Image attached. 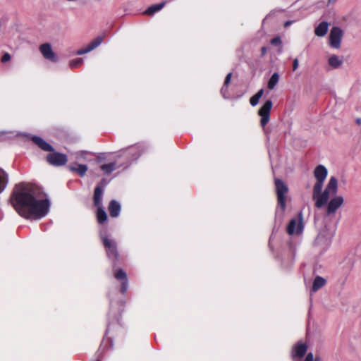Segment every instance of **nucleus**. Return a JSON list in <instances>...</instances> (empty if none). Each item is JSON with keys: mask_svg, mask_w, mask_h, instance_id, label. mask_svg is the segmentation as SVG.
<instances>
[{"mask_svg": "<svg viewBox=\"0 0 361 361\" xmlns=\"http://www.w3.org/2000/svg\"><path fill=\"white\" fill-rule=\"evenodd\" d=\"M37 185L20 183L13 188L10 202L16 212L26 219H39L49 211L50 202Z\"/></svg>", "mask_w": 361, "mask_h": 361, "instance_id": "f257e3e1", "label": "nucleus"}, {"mask_svg": "<svg viewBox=\"0 0 361 361\" xmlns=\"http://www.w3.org/2000/svg\"><path fill=\"white\" fill-rule=\"evenodd\" d=\"M327 174V169L323 165H319L314 169V176L316 183L313 187L312 199L315 201V207L319 209L323 207L328 202L330 196L336 195L338 191V180L332 176L324 190L322 192Z\"/></svg>", "mask_w": 361, "mask_h": 361, "instance_id": "f03ea898", "label": "nucleus"}, {"mask_svg": "<svg viewBox=\"0 0 361 361\" xmlns=\"http://www.w3.org/2000/svg\"><path fill=\"white\" fill-rule=\"evenodd\" d=\"M31 140L37 145L42 150L49 152L46 157L47 163L54 166H62L68 161L67 155L55 152L54 147L39 136H32Z\"/></svg>", "mask_w": 361, "mask_h": 361, "instance_id": "7ed1b4c3", "label": "nucleus"}, {"mask_svg": "<svg viewBox=\"0 0 361 361\" xmlns=\"http://www.w3.org/2000/svg\"><path fill=\"white\" fill-rule=\"evenodd\" d=\"M100 238L104 247L106 256L112 261L113 267H115L117 262L121 260L116 242L102 233L100 234Z\"/></svg>", "mask_w": 361, "mask_h": 361, "instance_id": "20e7f679", "label": "nucleus"}, {"mask_svg": "<svg viewBox=\"0 0 361 361\" xmlns=\"http://www.w3.org/2000/svg\"><path fill=\"white\" fill-rule=\"evenodd\" d=\"M275 191L277 204L282 211L286 209V195L288 192V185L280 178H274Z\"/></svg>", "mask_w": 361, "mask_h": 361, "instance_id": "39448f33", "label": "nucleus"}, {"mask_svg": "<svg viewBox=\"0 0 361 361\" xmlns=\"http://www.w3.org/2000/svg\"><path fill=\"white\" fill-rule=\"evenodd\" d=\"M298 217V220L296 219H292L289 221L286 228V231L288 235H292L295 233L298 235L302 232L304 225L301 213L299 214Z\"/></svg>", "mask_w": 361, "mask_h": 361, "instance_id": "423d86ee", "label": "nucleus"}, {"mask_svg": "<svg viewBox=\"0 0 361 361\" xmlns=\"http://www.w3.org/2000/svg\"><path fill=\"white\" fill-rule=\"evenodd\" d=\"M272 106V102L271 100H267L259 109L258 115L261 116L260 125L262 127H264L269 123Z\"/></svg>", "mask_w": 361, "mask_h": 361, "instance_id": "0eeeda50", "label": "nucleus"}, {"mask_svg": "<svg viewBox=\"0 0 361 361\" xmlns=\"http://www.w3.org/2000/svg\"><path fill=\"white\" fill-rule=\"evenodd\" d=\"M343 35V30L340 27H333L329 34L330 46L335 49L340 48Z\"/></svg>", "mask_w": 361, "mask_h": 361, "instance_id": "6e6552de", "label": "nucleus"}, {"mask_svg": "<svg viewBox=\"0 0 361 361\" xmlns=\"http://www.w3.org/2000/svg\"><path fill=\"white\" fill-rule=\"evenodd\" d=\"M308 346L305 343L302 341L297 342L291 350V357L295 361L296 358H302L306 354Z\"/></svg>", "mask_w": 361, "mask_h": 361, "instance_id": "1a4fd4ad", "label": "nucleus"}, {"mask_svg": "<svg viewBox=\"0 0 361 361\" xmlns=\"http://www.w3.org/2000/svg\"><path fill=\"white\" fill-rule=\"evenodd\" d=\"M39 49L45 59L54 63L58 61V57L52 50L51 46L49 43H44L41 44Z\"/></svg>", "mask_w": 361, "mask_h": 361, "instance_id": "9d476101", "label": "nucleus"}, {"mask_svg": "<svg viewBox=\"0 0 361 361\" xmlns=\"http://www.w3.org/2000/svg\"><path fill=\"white\" fill-rule=\"evenodd\" d=\"M344 200L341 196H336L330 200L327 204L326 215L334 214L343 204Z\"/></svg>", "mask_w": 361, "mask_h": 361, "instance_id": "9b49d317", "label": "nucleus"}, {"mask_svg": "<svg viewBox=\"0 0 361 361\" xmlns=\"http://www.w3.org/2000/svg\"><path fill=\"white\" fill-rule=\"evenodd\" d=\"M114 277L121 282L120 291L122 294H125L128 287L127 274L122 269H118L114 271Z\"/></svg>", "mask_w": 361, "mask_h": 361, "instance_id": "f8f14e48", "label": "nucleus"}, {"mask_svg": "<svg viewBox=\"0 0 361 361\" xmlns=\"http://www.w3.org/2000/svg\"><path fill=\"white\" fill-rule=\"evenodd\" d=\"M104 36H98L92 39L85 48L80 49L77 51V54L82 55L91 51L99 46L103 42Z\"/></svg>", "mask_w": 361, "mask_h": 361, "instance_id": "ddd939ff", "label": "nucleus"}, {"mask_svg": "<svg viewBox=\"0 0 361 361\" xmlns=\"http://www.w3.org/2000/svg\"><path fill=\"white\" fill-rule=\"evenodd\" d=\"M121 209V204L118 202H117L115 200H112L110 201L108 206V210L110 216L112 218L118 217L120 214Z\"/></svg>", "mask_w": 361, "mask_h": 361, "instance_id": "4468645a", "label": "nucleus"}, {"mask_svg": "<svg viewBox=\"0 0 361 361\" xmlns=\"http://www.w3.org/2000/svg\"><path fill=\"white\" fill-rule=\"evenodd\" d=\"M103 189L100 186H97L94 190L93 202L95 207L102 206Z\"/></svg>", "mask_w": 361, "mask_h": 361, "instance_id": "2eb2a0df", "label": "nucleus"}, {"mask_svg": "<svg viewBox=\"0 0 361 361\" xmlns=\"http://www.w3.org/2000/svg\"><path fill=\"white\" fill-rule=\"evenodd\" d=\"M329 23L326 21H323L319 24L314 29V34L317 37H324L328 31Z\"/></svg>", "mask_w": 361, "mask_h": 361, "instance_id": "dca6fc26", "label": "nucleus"}, {"mask_svg": "<svg viewBox=\"0 0 361 361\" xmlns=\"http://www.w3.org/2000/svg\"><path fill=\"white\" fill-rule=\"evenodd\" d=\"M97 207V212H96V216H97V222L99 224H103L108 219L107 214L102 206Z\"/></svg>", "mask_w": 361, "mask_h": 361, "instance_id": "f3484780", "label": "nucleus"}, {"mask_svg": "<svg viewBox=\"0 0 361 361\" xmlns=\"http://www.w3.org/2000/svg\"><path fill=\"white\" fill-rule=\"evenodd\" d=\"M68 169L71 171L76 172L81 177L84 176L87 171V166L85 164H79L78 166H69Z\"/></svg>", "mask_w": 361, "mask_h": 361, "instance_id": "a211bd4d", "label": "nucleus"}, {"mask_svg": "<svg viewBox=\"0 0 361 361\" xmlns=\"http://www.w3.org/2000/svg\"><path fill=\"white\" fill-rule=\"evenodd\" d=\"M326 284V280L321 276H316L314 279L312 290L314 292L317 291Z\"/></svg>", "mask_w": 361, "mask_h": 361, "instance_id": "6ab92c4d", "label": "nucleus"}, {"mask_svg": "<svg viewBox=\"0 0 361 361\" xmlns=\"http://www.w3.org/2000/svg\"><path fill=\"white\" fill-rule=\"evenodd\" d=\"M166 2L163 1L157 4L152 5L144 12V13L148 16L153 15L156 12L160 11L164 6Z\"/></svg>", "mask_w": 361, "mask_h": 361, "instance_id": "aec40b11", "label": "nucleus"}, {"mask_svg": "<svg viewBox=\"0 0 361 361\" xmlns=\"http://www.w3.org/2000/svg\"><path fill=\"white\" fill-rule=\"evenodd\" d=\"M116 162H111L109 164H102L100 166L101 170L104 172V174L109 175L116 169Z\"/></svg>", "mask_w": 361, "mask_h": 361, "instance_id": "412c9836", "label": "nucleus"}, {"mask_svg": "<svg viewBox=\"0 0 361 361\" xmlns=\"http://www.w3.org/2000/svg\"><path fill=\"white\" fill-rule=\"evenodd\" d=\"M343 63V61L336 55H333L329 59V64L334 68H339Z\"/></svg>", "mask_w": 361, "mask_h": 361, "instance_id": "4be33fe9", "label": "nucleus"}, {"mask_svg": "<svg viewBox=\"0 0 361 361\" xmlns=\"http://www.w3.org/2000/svg\"><path fill=\"white\" fill-rule=\"evenodd\" d=\"M279 80V75L277 73H274L271 76L267 87L269 90H273L275 86L277 85L278 82Z\"/></svg>", "mask_w": 361, "mask_h": 361, "instance_id": "5701e85b", "label": "nucleus"}, {"mask_svg": "<svg viewBox=\"0 0 361 361\" xmlns=\"http://www.w3.org/2000/svg\"><path fill=\"white\" fill-rule=\"evenodd\" d=\"M264 94V90L261 89L259 90L255 94H254L251 98L250 99V103L252 106H255L260 99V98L262 97Z\"/></svg>", "mask_w": 361, "mask_h": 361, "instance_id": "b1692460", "label": "nucleus"}, {"mask_svg": "<svg viewBox=\"0 0 361 361\" xmlns=\"http://www.w3.org/2000/svg\"><path fill=\"white\" fill-rule=\"evenodd\" d=\"M8 183V176L2 170H0V192H1L6 188Z\"/></svg>", "mask_w": 361, "mask_h": 361, "instance_id": "393cba45", "label": "nucleus"}, {"mask_svg": "<svg viewBox=\"0 0 361 361\" xmlns=\"http://www.w3.org/2000/svg\"><path fill=\"white\" fill-rule=\"evenodd\" d=\"M82 63V59L81 58L76 59L70 61L69 66L71 68H77Z\"/></svg>", "mask_w": 361, "mask_h": 361, "instance_id": "a878e982", "label": "nucleus"}, {"mask_svg": "<svg viewBox=\"0 0 361 361\" xmlns=\"http://www.w3.org/2000/svg\"><path fill=\"white\" fill-rule=\"evenodd\" d=\"M281 38L279 37H274L271 40V44L272 45H279V44H281Z\"/></svg>", "mask_w": 361, "mask_h": 361, "instance_id": "bb28decb", "label": "nucleus"}, {"mask_svg": "<svg viewBox=\"0 0 361 361\" xmlns=\"http://www.w3.org/2000/svg\"><path fill=\"white\" fill-rule=\"evenodd\" d=\"M11 59V55L8 53H5L2 57L1 58V61L2 63H6Z\"/></svg>", "mask_w": 361, "mask_h": 361, "instance_id": "cd10ccee", "label": "nucleus"}, {"mask_svg": "<svg viewBox=\"0 0 361 361\" xmlns=\"http://www.w3.org/2000/svg\"><path fill=\"white\" fill-rule=\"evenodd\" d=\"M304 361H314V355L312 353H309L307 354Z\"/></svg>", "mask_w": 361, "mask_h": 361, "instance_id": "c85d7f7f", "label": "nucleus"}, {"mask_svg": "<svg viewBox=\"0 0 361 361\" xmlns=\"http://www.w3.org/2000/svg\"><path fill=\"white\" fill-rule=\"evenodd\" d=\"M231 76H232V73H229L226 76V78H225V80H224V85H228L231 81Z\"/></svg>", "mask_w": 361, "mask_h": 361, "instance_id": "c756f323", "label": "nucleus"}, {"mask_svg": "<svg viewBox=\"0 0 361 361\" xmlns=\"http://www.w3.org/2000/svg\"><path fill=\"white\" fill-rule=\"evenodd\" d=\"M298 68V60L295 59L293 61V71H295Z\"/></svg>", "mask_w": 361, "mask_h": 361, "instance_id": "7c9ffc66", "label": "nucleus"}, {"mask_svg": "<svg viewBox=\"0 0 361 361\" xmlns=\"http://www.w3.org/2000/svg\"><path fill=\"white\" fill-rule=\"evenodd\" d=\"M293 20H288L284 23V27L287 28L288 26L293 23Z\"/></svg>", "mask_w": 361, "mask_h": 361, "instance_id": "2f4dec72", "label": "nucleus"}, {"mask_svg": "<svg viewBox=\"0 0 361 361\" xmlns=\"http://www.w3.org/2000/svg\"><path fill=\"white\" fill-rule=\"evenodd\" d=\"M267 53V47H262V49H261V54L262 56H264Z\"/></svg>", "mask_w": 361, "mask_h": 361, "instance_id": "473e14b6", "label": "nucleus"}, {"mask_svg": "<svg viewBox=\"0 0 361 361\" xmlns=\"http://www.w3.org/2000/svg\"><path fill=\"white\" fill-rule=\"evenodd\" d=\"M314 361H322V358L319 356H316V357L314 358Z\"/></svg>", "mask_w": 361, "mask_h": 361, "instance_id": "72a5a7b5", "label": "nucleus"}, {"mask_svg": "<svg viewBox=\"0 0 361 361\" xmlns=\"http://www.w3.org/2000/svg\"><path fill=\"white\" fill-rule=\"evenodd\" d=\"M356 122H357V124H359V125H360V124H361V119H360V118H357V119L356 120Z\"/></svg>", "mask_w": 361, "mask_h": 361, "instance_id": "f704fd0d", "label": "nucleus"}, {"mask_svg": "<svg viewBox=\"0 0 361 361\" xmlns=\"http://www.w3.org/2000/svg\"><path fill=\"white\" fill-rule=\"evenodd\" d=\"M336 0H329V4L334 3Z\"/></svg>", "mask_w": 361, "mask_h": 361, "instance_id": "c9c22d12", "label": "nucleus"}, {"mask_svg": "<svg viewBox=\"0 0 361 361\" xmlns=\"http://www.w3.org/2000/svg\"><path fill=\"white\" fill-rule=\"evenodd\" d=\"M96 361H100L99 360H97Z\"/></svg>", "mask_w": 361, "mask_h": 361, "instance_id": "e433bc0d", "label": "nucleus"}]
</instances>
